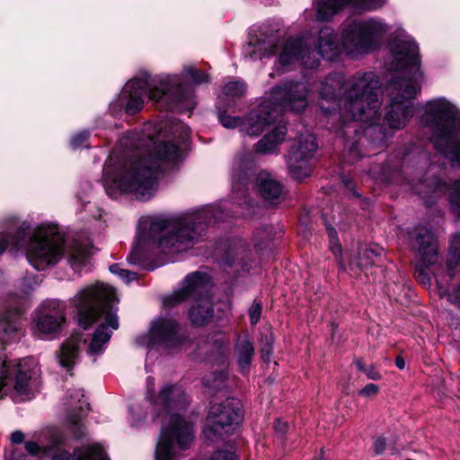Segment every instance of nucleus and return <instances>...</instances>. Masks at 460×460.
<instances>
[{
  "instance_id": "obj_63",
  "label": "nucleus",
  "mask_w": 460,
  "mask_h": 460,
  "mask_svg": "<svg viewBox=\"0 0 460 460\" xmlns=\"http://www.w3.org/2000/svg\"><path fill=\"white\" fill-rule=\"evenodd\" d=\"M316 460H322V458H318V459H316Z\"/></svg>"
},
{
  "instance_id": "obj_13",
  "label": "nucleus",
  "mask_w": 460,
  "mask_h": 460,
  "mask_svg": "<svg viewBox=\"0 0 460 460\" xmlns=\"http://www.w3.org/2000/svg\"><path fill=\"white\" fill-rule=\"evenodd\" d=\"M243 416L241 402L236 399H227L222 403L209 407L203 430L208 440L214 441L232 434Z\"/></svg>"
},
{
  "instance_id": "obj_19",
  "label": "nucleus",
  "mask_w": 460,
  "mask_h": 460,
  "mask_svg": "<svg viewBox=\"0 0 460 460\" xmlns=\"http://www.w3.org/2000/svg\"><path fill=\"white\" fill-rule=\"evenodd\" d=\"M15 374L13 388L22 399H29L31 394V376L22 368L21 364L12 366L4 355H0V399L5 394V387L11 382V376Z\"/></svg>"
},
{
  "instance_id": "obj_1",
  "label": "nucleus",
  "mask_w": 460,
  "mask_h": 460,
  "mask_svg": "<svg viewBox=\"0 0 460 460\" xmlns=\"http://www.w3.org/2000/svg\"><path fill=\"white\" fill-rule=\"evenodd\" d=\"M378 87L379 81L372 72L357 73L349 79L340 74L330 75L321 83L319 106L332 123L331 129L346 139L349 163L360 154L358 140L349 141L352 134L359 133L358 122L369 123L364 134L375 144L383 145L387 137L383 126L376 124L381 106Z\"/></svg>"
},
{
  "instance_id": "obj_9",
  "label": "nucleus",
  "mask_w": 460,
  "mask_h": 460,
  "mask_svg": "<svg viewBox=\"0 0 460 460\" xmlns=\"http://www.w3.org/2000/svg\"><path fill=\"white\" fill-rule=\"evenodd\" d=\"M420 124L431 132V142L445 156L460 163V112L444 97L426 102Z\"/></svg>"
},
{
  "instance_id": "obj_40",
  "label": "nucleus",
  "mask_w": 460,
  "mask_h": 460,
  "mask_svg": "<svg viewBox=\"0 0 460 460\" xmlns=\"http://www.w3.org/2000/svg\"><path fill=\"white\" fill-rule=\"evenodd\" d=\"M432 274L436 279L438 288L439 289L441 296H447V300L451 302L452 304H455L460 307V286L454 290V292L447 293V291L444 288L441 279H439V276L435 272L432 271Z\"/></svg>"
},
{
  "instance_id": "obj_25",
  "label": "nucleus",
  "mask_w": 460,
  "mask_h": 460,
  "mask_svg": "<svg viewBox=\"0 0 460 460\" xmlns=\"http://www.w3.org/2000/svg\"><path fill=\"white\" fill-rule=\"evenodd\" d=\"M287 135V128L284 125L277 126L272 131L263 137L256 145V153L267 155L273 153L284 141Z\"/></svg>"
},
{
  "instance_id": "obj_56",
  "label": "nucleus",
  "mask_w": 460,
  "mask_h": 460,
  "mask_svg": "<svg viewBox=\"0 0 460 460\" xmlns=\"http://www.w3.org/2000/svg\"><path fill=\"white\" fill-rule=\"evenodd\" d=\"M395 364H396V367L399 368V369H402L404 367V360L401 358H397L396 360H395Z\"/></svg>"
},
{
  "instance_id": "obj_61",
  "label": "nucleus",
  "mask_w": 460,
  "mask_h": 460,
  "mask_svg": "<svg viewBox=\"0 0 460 460\" xmlns=\"http://www.w3.org/2000/svg\"><path fill=\"white\" fill-rule=\"evenodd\" d=\"M425 203L428 205V206H430L432 203H433V200H425Z\"/></svg>"
},
{
  "instance_id": "obj_12",
  "label": "nucleus",
  "mask_w": 460,
  "mask_h": 460,
  "mask_svg": "<svg viewBox=\"0 0 460 460\" xmlns=\"http://www.w3.org/2000/svg\"><path fill=\"white\" fill-rule=\"evenodd\" d=\"M388 26L381 20H357L343 31L342 47L348 56L356 57L374 51L380 44Z\"/></svg>"
},
{
  "instance_id": "obj_37",
  "label": "nucleus",
  "mask_w": 460,
  "mask_h": 460,
  "mask_svg": "<svg viewBox=\"0 0 460 460\" xmlns=\"http://www.w3.org/2000/svg\"><path fill=\"white\" fill-rule=\"evenodd\" d=\"M274 342L273 333L270 330H267L261 334L260 340L261 355L264 361H269L272 354V345Z\"/></svg>"
},
{
  "instance_id": "obj_59",
  "label": "nucleus",
  "mask_w": 460,
  "mask_h": 460,
  "mask_svg": "<svg viewBox=\"0 0 460 460\" xmlns=\"http://www.w3.org/2000/svg\"><path fill=\"white\" fill-rule=\"evenodd\" d=\"M179 127H180L181 128H183V129H184L185 136L187 137V136H188L189 128H188L187 127H185L184 125H179Z\"/></svg>"
},
{
  "instance_id": "obj_22",
  "label": "nucleus",
  "mask_w": 460,
  "mask_h": 460,
  "mask_svg": "<svg viewBox=\"0 0 460 460\" xmlns=\"http://www.w3.org/2000/svg\"><path fill=\"white\" fill-rule=\"evenodd\" d=\"M66 406L67 411V421L75 438H80L84 434L81 420L89 411V403L83 390L78 388L70 389L66 396Z\"/></svg>"
},
{
  "instance_id": "obj_10",
  "label": "nucleus",
  "mask_w": 460,
  "mask_h": 460,
  "mask_svg": "<svg viewBox=\"0 0 460 460\" xmlns=\"http://www.w3.org/2000/svg\"><path fill=\"white\" fill-rule=\"evenodd\" d=\"M314 43V39L307 35L288 39L280 46L279 63L282 66H287L301 60L305 67L314 68L318 65V55L332 60L340 52L337 36L329 27H324L320 31L317 49L312 48Z\"/></svg>"
},
{
  "instance_id": "obj_58",
  "label": "nucleus",
  "mask_w": 460,
  "mask_h": 460,
  "mask_svg": "<svg viewBox=\"0 0 460 460\" xmlns=\"http://www.w3.org/2000/svg\"><path fill=\"white\" fill-rule=\"evenodd\" d=\"M342 182H343V183H344V185H345V186H347V187H349V186H350V183H351L350 180H349V179H348V178H346V177H343V178H342Z\"/></svg>"
},
{
  "instance_id": "obj_18",
  "label": "nucleus",
  "mask_w": 460,
  "mask_h": 460,
  "mask_svg": "<svg viewBox=\"0 0 460 460\" xmlns=\"http://www.w3.org/2000/svg\"><path fill=\"white\" fill-rule=\"evenodd\" d=\"M66 304L58 299L44 301L34 319V334L44 338L58 332L66 321Z\"/></svg>"
},
{
  "instance_id": "obj_20",
  "label": "nucleus",
  "mask_w": 460,
  "mask_h": 460,
  "mask_svg": "<svg viewBox=\"0 0 460 460\" xmlns=\"http://www.w3.org/2000/svg\"><path fill=\"white\" fill-rule=\"evenodd\" d=\"M386 0H314V6L316 11V20L328 21L341 7L351 5L358 11H371L381 8Z\"/></svg>"
},
{
  "instance_id": "obj_17",
  "label": "nucleus",
  "mask_w": 460,
  "mask_h": 460,
  "mask_svg": "<svg viewBox=\"0 0 460 460\" xmlns=\"http://www.w3.org/2000/svg\"><path fill=\"white\" fill-rule=\"evenodd\" d=\"M317 149L318 144L314 135L299 137L291 147L288 158V171L292 178L303 180L310 175Z\"/></svg>"
},
{
  "instance_id": "obj_53",
  "label": "nucleus",
  "mask_w": 460,
  "mask_h": 460,
  "mask_svg": "<svg viewBox=\"0 0 460 460\" xmlns=\"http://www.w3.org/2000/svg\"><path fill=\"white\" fill-rule=\"evenodd\" d=\"M23 285L28 288L29 290H32L34 287L38 285V280L36 278H26L23 279Z\"/></svg>"
},
{
  "instance_id": "obj_15",
  "label": "nucleus",
  "mask_w": 460,
  "mask_h": 460,
  "mask_svg": "<svg viewBox=\"0 0 460 460\" xmlns=\"http://www.w3.org/2000/svg\"><path fill=\"white\" fill-rule=\"evenodd\" d=\"M409 234L411 247L420 256V261L416 265V279L423 286L429 287L431 278L429 267L434 265L438 261L437 239L426 227H416Z\"/></svg>"
},
{
  "instance_id": "obj_30",
  "label": "nucleus",
  "mask_w": 460,
  "mask_h": 460,
  "mask_svg": "<svg viewBox=\"0 0 460 460\" xmlns=\"http://www.w3.org/2000/svg\"><path fill=\"white\" fill-rule=\"evenodd\" d=\"M75 460H109L107 454L99 444L84 447L75 452Z\"/></svg>"
},
{
  "instance_id": "obj_38",
  "label": "nucleus",
  "mask_w": 460,
  "mask_h": 460,
  "mask_svg": "<svg viewBox=\"0 0 460 460\" xmlns=\"http://www.w3.org/2000/svg\"><path fill=\"white\" fill-rule=\"evenodd\" d=\"M449 203L453 213L460 218V181H456L449 190Z\"/></svg>"
},
{
  "instance_id": "obj_44",
  "label": "nucleus",
  "mask_w": 460,
  "mask_h": 460,
  "mask_svg": "<svg viewBox=\"0 0 460 460\" xmlns=\"http://www.w3.org/2000/svg\"><path fill=\"white\" fill-rule=\"evenodd\" d=\"M449 252L453 261L456 262L460 261V234H455L452 236Z\"/></svg>"
},
{
  "instance_id": "obj_3",
  "label": "nucleus",
  "mask_w": 460,
  "mask_h": 460,
  "mask_svg": "<svg viewBox=\"0 0 460 460\" xmlns=\"http://www.w3.org/2000/svg\"><path fill=\"white\" fill-rule=\"evenodd\" d=\"M385 66L397 75L387 86L391 102L385 107L384 120L391 129L398 130L405 128L412 118V100L420 92L422 74L418 46L414 40L409 37L394 40L390 43V55Z\"/></svg>"
},
{
  "instance_id": "obj_34",
  "label": "nucleus",
  "mask_w": 460,
  "mask_h": 460,
  "mask_svg": "<svg viewBox=\"0 0 460 460\" xmlns=\"http://www.w3.org/2000/svg\"><path fill=\"white\" fill-rule=\"evenodd\" d=\"M18 314H6L0 320V333H3L4 337H1L4 342L8 341L11 336L18 329Z\"/></svg>"
},
{
  "instance_id": "obj_51",
  "label": "nucleus",
  "mask_w": 460,
  "mask_h": 460,
  "mask_svg": "<svg viewBox=\"0 0 460 460\" xmlns=\"http://www.w3.org/2000/svg\"><path fill=\"white\" fill-rule=\"evenodd\" d=\"M10 439L13 444H20L24 439V434L20 430H16L11 434Z\"/></svg>"
},
{
  "instance_id": "obj_2",
  "label": "nucleus",
  "mask_w": 460,
  "mask_h": 460,
  "mask_svg": "<svg viewBox=\"0 0 460 460\" xmlns=\"http://www.w3.org/2000/svg\"><path fill=\"white\" fill-rule=\"evenodd\" d=\"M162 127L146 124L141 134L130 133L123 141L132 148L128 159L115 171L111 164L103 168L104 186L111 195L109 184H114L123 192L132 194L137 199H149L157 187L162 161L174 162L181 157L179 147L161 141Z\"/></svg>"
},
{
  "instance_id": "obj_26",
  "label": "nucleus",
  "mask_w": 460,
  "mask_h": 460,
  "mask_svg": "<svg viewBox=\"0 0 460 460\" xmlns=\"http://www.w3.org/2000/svg\"><path fill=\"white\" fill-rule=\"evenodd\" d=\"M90 254L91 247L88 244L74 242L67 248L68 263L75 271H79L86 265Z\"/></svg>"
},
{
  "instance_id": "obj_8",
  "label": "nucleus",
  "mask_w": 460,
  "mask_h": 460,
  "mask_svg": "<svg viewBox=\"0 0 460 460\" xmlns=\"http://www.w3.org/2000/svg\"><path fill=\"white\" fill-rule=\"evenodd\" d=\"M210 211L177 217H157L149 225L148 237L164 253L182 252L191 248L210 222Z\"/></svg>"
},
{
  "instance_id": "obj_35",
  "label": "nucleus",
  "mask_w": 460,
  "mask_h": 460,
  "mask_svg": "<svg viewBox=\"0 0 460 460\" xmlns=\"http://www.w3.org/2000/svg\"><path fill=\"white\" fill-rule=\"evenodd\" d=\"M146 243V234H138L133 248L128 256V261L133 265L144 267L143 250Z\"/></svg>"
},
{
  "instance_id": "obj_4",
  "label": "nucleus",
  "mask_w": 460,
  "mask_h": 460,
  "mask_svg": "<svg viewBox=\"0 0 460 460\" xmlns=\"http://www.w3.org/2000/svg\"><path fill=\"white\" fill-rule=\"evenodd\" d=\"M208 75L192 66H185L181 75H166L156 82L150 83L147 77L128 81L121 93L126 101L125 110L128 114L139 111L146 99L162 103L164 108H172L174 103H183L188 111L194 107L193 90L190 84L207 83Z\"/></svg>"
},
{
  "instance_id": "obj_50",
  "label": "nucleus",
  "mask_w": 460,
  "mask_h": 460,
  "mask_svg": "<svg viewBox=\"0 0 460 460\" xmlns=\"http://www.w3.org/2000/svg\"><path fill=\"white\" fill-rule=\"evenodd\" d=\"M288 422L286 421H283L281 420H277L274 423V429L276 430V432L283 435L287 432L288 430Z\"/></svg>"
},
{
  "instance_id": "obj_49",
  "label": "nucleus",
  "mask_w": 460,
  "mask_h": 460,
  "mask_svg": "<svg viewBox=\"0 0 460 460\" xmlns=\"http://www.w3.org/2000/svg\"><path fill=\"white\" fill-rule=\"evenodd\" d=\"M374 451L376 454L380 455L382 454L385 447H386V441L385 438H377L374 443Z\"/></svg>"
},
{
  "instance_id": "obj_57",
  "label": "nucleus",
  "mask_w": 460,
  "mask_h": 460,
  "mask_svg": "<svg viewBox=\"0 0 460 460\" xmlns=\"http://www.w3.org/2000/svg\"><path fill=\"white\" fill-rule=\"evenodd\" d=\"M356 365L360 371L365 373L367 367H365L364 364L360 360H357Z\"/></svg>"
},
{
  "instance_id": "obj_33",
  "label": "nucleus",
  "mask_w": 460,
  "mask_h": 460,
  "mask_svg": "<svg viewBox=\"0 0 460 460\" xmlns=\"http://www.w3.org/2000/svg\"><path fill=\"white\" fill-rule=\"evenodd\" d=\"M379 256L380 254L373 249H364L359 252L355 261H350V268L357 267L367 270L368 267L376 265L378 262Z\"/></svg>"
},
{
  "instance_id": "obj_43",
  "label": "nucleus",
  "mask_w": 460,
  "mask_h": 460,
  "mask_svg": "<svg viewBox=\"0 0 460 460\" xmlns=\"http://www.w3.org/2000/svg\"><path fill=\"white\" fill-rule=\"evenodd\" d=\"M326 229H327V233H328L329 239H330V248H331V251L332 252V253L335 256L341 255V244L339 243V240H338V237H337V233H336L335 229L332 228V227H330V226H327Z\"/></svg>"
},
{
  "instance_id": "obj_36",
  "label": "nucleus",
  "mask_w": 460,
  "mask_h": 460,
  "mask_svg": "<svg viewBox=\"0 0 460 460\" xmlns=\"http://www.w3.org/2000/svg\"><path fill=\"white\" fill-rule=\"evenodd\" d=\"M62 443H63V438L59 435H57L54 437L53 443H52L50 448H49V449H47L45 447H40L37 443H35L33 441H27L25 443V449L31 456L46 455L49 451L58 447V446Z\"/></svg>"
},
{
  "instance_id": "obj_52",
  "label": "nucleus",
  "mask_w": 460,
  "mask_h": 460,
  "mask_svg": "<svg viewBox=\"0 0 460 460\" xmlns=\"http://www.w3.org/2000/svg\"><path fill=\"white\" fill-rule=\"evenodd\" d=\"M71 454L67 451L58 452L52 455V460H70Z\"/></svg>"
},
{
  "instance_id": "obj_48",
  "label": "nucleus",
  "mask_w": 460,
  "mask_h": 460,
  "mask_svg": "<svg viewBox=\"0 0 460 460\" xmlns=\"http://www.w3.org/2000/svg\"><path fill=\"white\" fill-rule=\"evenodd\" d=\"M379 392V387L375 384H367L360 391L359 394L364 397H373Z\"/></svg>"
},
{
  "instance_id": "obj_47",
  "label": "nucleus",
  "mask_w": 460,
  "mask_h": 460,
  "mask_svg": "<svg viewBox=\"0 0 460 460\" xmlns=\"http://www.w3.org/2000/svg\"><path fill=\"white\" fill-rule=\"evenodd\" d=\"M89 137V133L87 131L80 132L76 135H75L71 138V146L73 148H78L80 147Z\"/></svg>"
},
{
  "instance_id": "obj_24",
  "label": "nucleus",
  "mask_w": 460,
  "mask_h": 460,
  "mask_svg": "<svg viewBox=\"0 0 460 460\" xmlns=\"http://www.w3.org/2000/svg\"><path fill=\"white\" fill-rule=\"evenodd\" d=\"M256 184L262 198L272 203L279 202L283 193L282 185L271 174L261 172L256 178Z\"/></svg>"
},
{
  "instance_id": "obj_16",
  "label": "nucleus",
  "mask_w": 460,
  "mask_h": 460,
  "mask_svg": "<svg viewBox=\"0 0 460 460\" xmlns=\"http://www.w3.org/2000/svg\"><path fill=\"white\" fill-rule=\"evenodd\" d=\"M310 91L305 82L288 81L275 86L266 95L280 115L285 111L299 113L308 106Z\"/></svg>"
},
{
  "instance_id": "obj_54",
  "label": "nucleus",
  "mask_w": 460,
  "mask_h": 460,
  "mask_svg": "<svg viewBox=\"0 0 460 460\" xmlns=\"http://www.w3.org/2000/svg\"><path fill=\"white\" fill-rule=\"evenodd\" d=\"M365 373L372 380H378L381 378L380 374L376 372L372 367L366 368Z\"/></svg>"
},
{
  "instance_id": "obj_6",
  "label": "nucleus",
  "mask_w": 460,
  "mask_h": 460,
  "mask_svg": "<svg viewBox=\"0 0 460 460\" xmlns=\"http://www.w3.org/2000/svg\"><path fill=\"white\" fill-rule=\"evenodd\" d=\"M156 408L168 417L164 424L155 449V460H173L177 456V447L186 450L193 440L192 425L172 410L183 409L188 404L184 391L176 385H166L154 402Z\"/></svg>"
},
{
  "instance_id": "obj_41",
  "label": "nucleus",
  "mask_w": 460,
  "mask_h": 460,
  "mask_svg": "<svg viewBox=\"0 0 460 460\" xmlns=\"http://www.w3.org/2000/svg\"><path fill=\"white\" fill-rule=\"evenodd\" d=\"M110 271L115 275H118L126 283H129L136 279L137 274L128 270L120 268L119 264H112L110 266Z\"/></svg>"
},
{
  "instance_id": "obj_11",
  "label": "nucleus",
  "mask_w": 460,
  "mask_h": 460,
  "mask_svg": "<svg viewBox=\"0 0 460 460\" xmlns=\"http://www.w3.org/2000/svg\"><path fill=\"white\" fill-rule=\"evenodd\" d=\"M207 282L206 274L199 271L190 273L183 279L178 290L164 299V304L174 306L185 300L192 299L190 319L195 325H203L213 315L211 298L206 294Z\"/></svg>"
},
{
  "instance_id": "obj_14",
  "label": "nucleus",
  "mask_w": 460,
  "mask_h": 460,
  "mask_svg": "<svg viewBox=\"0 0 460 460\" xmlns=\"http://www.w3.org/2000/svg\"><path fill=\"white\" fill-rule=\"evenodd\" d=\"M139 343L173 350L187 349L190 341L173 319L159 318L152 323L148 333L139 339Z\"/></svg>"
},
{
  "instance_id": "obj_5",
  "label": "nucleus",
  "mask_w": 460,
  "mask_h": 460,
  "mask_svg": "<svg viewBox=\"0 0 460 460\" xmlns=\"http://www.w3.org/2000/svg\"><path fill=\"white\" fill-rule=\"evenodd\" d=\"M118 302L115 289L105 284L89 286L80 290L70 303L77 313L78 323L87 329L95 321L100 323L86 345V352L91 357L102 353L112 332L119 328L116 309L111 305Z\"/></svg>"
},
{
  "instance_id": "obj_31",
  "label": "nucleus",
  "mask_w": 460,
  "mask_h": 460,
  "mask_svg": "<svg viewBox=\"0 0 460 460\" xmlns=\"http://www.w3.org/2000/svg\"><path fill=\"white\" fill-rule=\"evenodd\" d=\"M243 162H239L236 168L234 169L232 175V184H233V192L235 197H237L238 192L243 197L244 190L246 189L249 183V173L248 171H243L242 169Z\"/></svg>"
},
{
  "instance_id": "obj_42",
  "label": "nucleus",
  "mask_w": 460,
  "mask_h": 460,
  "mask_svg": "<svg viewBox=\"0 0 460 460\" xmlns=\"http://www.w3.org/2000/svg\"><path fill=\"white\" fill-rule=\"evenodd\" d=\"M218 119L220 123L227 128H234L242 124V120L239 117H232L221 111L218 113Z\"/></svg>"
},
{
  "instance_id": "obj_23",
  "label": "nucleus",
  "mask_w": 460,
  "mask_h": 460,
  "mask_svg": "<svg viewBox=\"0 0 460 460\" xmlns=\"http://www.w3.org/2000/svg\"><path fill=\"white\" fill-rule=\"evenodd\" d=\"M279 36L277 33L259 31L252 35L244 48V57L252 60L270 58L279 50Z\"/></svg>"
},
{
  "instance_id": "obj_46",
  "label": "nucleus",
  "mask_w": 460,
  "mask_h": 460,
  "mask_svg": "<svg viewBox=\"0 0 460 460\" xmlns=\"http://www.w3.org/2000/svg\"><path fill=\"white\" fill-rule=\"evenodd\" d=\"M208 460H236V456L233 451H217Z\"/></svg>"
},
{
  "instance_id": "obj_28",
  "label": "nucleus",
  "mask_w": 460,
  "mask_h": 460,
  "mask_svg": "<svg viewBox=\"0 0 460 460\" xmlns=\"http://www.w3.org/2000/svg\"><path fill=\"white\" fill-rule=\"evenodd\" d=\"M235 349L240 367L243 371L248 369L254 355V348L252 341L246 336L239 339Z\"/></svg>"
},
{
  "instance_id": "obj_27",
  "label": "nucleus",
  "mask_w": 460,
  "mask_h": 460,
  "mask_svg": "<svg viewBox=\"0 0 460 460\" xmlns=\"http://www.w3.org/2000/svg\"><path fill=\"white\" fill-rule=\"evenodd\" d=\"M86 340H83L79 334L72 335L68 341L61 347L59 362L63 367H70L75 361L79 353V346Z\"/></svg>"
},
{
  "instance_id": "obj_55",
  "label": "nucleus",
  "mask_w": 460,
  "mask_h": 460,
  "mask_svg": "<svg viewBox=\"0 0 460 460\" xmlns=\"http://www.w3.org/2000/svg\"><path fill=\"white\" fill-rule=\"evenodd\" d=\"M146 385H147V398H150L151 396H153L154 379L151 377H148L146 380Z\"/></svg>"
},
{
  "instance_id": "obj_39",
  "label": "nucleus",
  "mask_w": 460,
  "mask_h": 460,
  "mask_svg": "<svg viewBox=\"0 0 460 460\" xmlns=\"http://www.w3.org/2000/svg\"><path fill=\"white\" fill-rule=\"evenodd\" d=\"M246 91V85L244 83L241 81H232L227 84L223 88V92L226 96L230 97H239L244 94Z\"/></svg>"
},
{
  "instance_id": "obj_60",
  "label": "nucleus",
  "mask_w": 460,
  "mask_h": 460,
  "mask_svg": "<svg viewBox=\"0 0 460 460\" xmlns=\"http://www.w3.org/2000/svg\"><path fill=\"white\" fill-rule=\"evenodd\" d=\"M204 384L207 385V386H213V387H216V385H211L208 381H207L206 379H204Z\"/></svg>"
},
{
  "instance_id": "obj_7",
  "label": "nucleus",
  "mask_w": 460,
  "mask_h": 460,
  "mask_svg": "<svg viewBox=\"0 0 460 460\" xmlns=\"http://www.w3.org/2000/svg\"><path fill=\"white\" fill-rule=\"evenodd\" d=\"M63 243V236L57 226L44 224L31 232L30 226L23 222L13 236L7 238L0 235V254L8 246L13 249L24 248L29 262L38 270H42L60 260Z\"/></svg>"
},
{
  "instance_id": "obj_32",
  "label": "nucleus",
  "mask_w": 460,
  "mask_h": 460,
  "mask_svg": "<svg viewBox=\"0 0 460 460\" xmlns=\"http://www.w3.org/2000/svg\"><path fill=\"white\" fill-rule=\"evenodd\" d=\"M272 240V227L268 226L258 229L253 235V244L256 252L261 255L265 250L270 248Z\"/></svg>"
},
{
  "instance_id": "obj_21",
  "label": "nucleus",
  "mask_w": 460,
  "mask_h": 460,
  "mask_svg": "<svg viewBox=\"0 0 460 460\" xmlns=\"http://www.w3.org/2000/svg\"><path fill=\"white\" fill-rule=\"evenodd\" d=\"M280 116L279 111L265 95L260 105L252 111L243 126V130L250 136H257L263 132L267 127L275 123Z\"/></svg>"
},
{
  "instance_id": "obj_62",
  "label": "nucleus",
  "mask_w": 460,
  "mask_h": 460,
  "mask_svg": "<svg viewBox=\"0 0 460 460\" xmlns=\"http://www.w3.org/2000/svg\"><path fill=\"white\" fill-rule=\"evenodd\" d=\"M12 460H19L18 458L13 456Z\"/></svg>"
},
{
  "instance_id": "obj_45",
  "label": "nucleus",
  "mask_w": 460,
  "mask_h": 460,
  "mask_svg": "<svg viewBox=\"0 0 460 460\" xmlns=\"http://www.w3.org/2000/svg\"><path fill=\"white\" fill-rule=\"evenodd\" d=\"M261 305L260 303H254L250 310H249V315H250V321L252 325L256 324L261 317Z\"/></svg>"
},
{
  "instance_id": "obj_29",
  "label": "nucleus",
  "mask_w": 460,
  "mask_h": 460,
  "mask_svg": "<svg viewBox=\"0 0 460 460\" xmlns=\"http://www.w3.org/2000/svg\"><path fill=\"white\" fill-rule=\"evenodd\" d=\"M409 184L412 190L423 199L429 194H432L431 198L435 197L441 189V182L437 178L430 179L427 181L419 179L418 181H411Z\"/></svg>"
}]
</instances>
